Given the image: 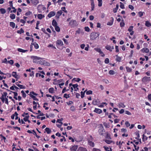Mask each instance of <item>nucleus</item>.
<instances>
[{
    "label": "nucleus",
    "mask_w": 151,
    "mask_h": 151,
    "mask_svg": "<svg viewBox=\"0 0 151 151\" xmlns=\"http://www.w3.org/2000/svg\"><path fill=\"white\" fill-rule=\"evenodd\" d=\"M99 35V33H91L90 35V39L91 40H96Z\"/></svg>",
    "instance_id": "obj_1"
},
{
    "label": "nucleus",
    "mask_w": 151,
    "mask_h": 151,
    "mask_svg": "<svg viewBox=\"0 0 151 151\" xmlns=\"http://www.w3.org/2000/svg\"><path fill=\"white\" fill-rule=\"evenodd\" d=\"M33 58V62L35 63H38V61H37V60H39L41 59V58L39 57H37L35 56H32Z\"/></svg>",
    "instance_id": "obj_2"
},
{
    "label": "nucleus",
    "mask_w": 151,
    "mask_h": 151,
    "mask_svg": "<svg viewBox=\"0 0 151 151\" xmlns=\"http://www.w3.org/2000/svg\"><path fill=\"white\" fill-rule=\"evenodd\" d=\"M77 23L75 20H72L69 23V24L71 26H74L77 24Z\"/></svg>",
    "instance_id": "obj_3"
},
{
    "label": "nucleus",
    "mask_w": 151,
    "mask_h": 151,
    "mask_svg": "<svg viewBox=\"0 0 151 151\" xmlns=\"http://www.w3.org/2000/svg\"><path fill=\"white\" fill-rule=\"evenodd\" d=\"M100 102L98 99L93 100L92 104L94 105H98L99 104Z\"/></svg>",
    "instance_id": "obj_4"
},
{
    "label": "nucleus",
    "mask_w": 151,
    "mask_h": 151,
    "mask_svg": "<svg viewBox=\"0 0 151 151\" xmlns=\"http://www.w3.org/2000/svg\"><path fill=\"white\" fill-rule=\"evenodd\" d=\"M150 77H145L142 79V81L143 82L150 81Z\"/></svg>",
    "instance_id": "obj_5"
},
{
    "label": "nucleus",
    "mask_w": 151,
    "mask_h": 151,
    "mask_svg": "<svg viewBox=\"0 0 151 151\" xmlns=\"http://www.w3.org/2000/svg\"><path fill=\"white\" fill-rule=\"evenodd\" d=\"M56 43L58 45L63 46V42L60 40H58L56 41Z\"/></svg>",
    "instance_id": "obj_6"
},
{
    "label": "nucleus",
    "mask_w": 151,
    "mask_h": 151,
    "mask_svg": "<svg viewBox=\"0 0 151 151\" xmlns=\"http://www.w3.org/2000/svg\"><path fill=\"white\" fill-rule=\"evenodd\" d=\"M55 12H54L52 11L49 13L47 16L48 17L50 18L55 15Z\"/></svg>",
    "instance_id": "obj_7"
},
{
    "label": "nucleus",
    "mask_w": 151,
    "mask_h": 151,
    "mask_svg": "<svg viewBox=\"0 0 151 151\" xmlns=\"http://www.w3.org/2000/svg\"><path fill=\"white\" fill-rule=\"evenodd\" d=\"M78 147L77 145H74L70 148V150L71 151H76Z\"/></svg>",
    "instance_id": "obj_8"
},
{
    "label": "nucleus",
    "mask_w": 151,
    "mask_h": 151,
    "mask_svg": "<svg viewBox=\"0 0 151 151\" xmlns=\"http://www.w3.org/2000/svg\"><path fill=\"white\" fill-rule=\"evenodd\" d=\"M94 111L99 114H100L102 112V111L101 109L97 108H95Z\"/></svg>",
    "instance_id": "obj_9"
},
{
    "label": "nucleus",
    "mask_w": 151,
    "mask_h": 151,
    "mask_svg": "<svg viewBox=\"0 0 151 151\" xmlns=\"http://www.w3.org/2000/svg\"><path fill=\"white\" fill-rule=\"evenodd\" d=\"M105 48L108 50H109L110 51H112V49H114V47L112 46L111 48L110 46L107 45L105 47Z\"/></svg>",
    "instance_id": "obj_10"
},
{
    "label": "nucleus",
    "mask_w": 151,
    "mask_h": 151,
    "mask_svg": "<svg viewBox=\"0 0 151 151\" xmlns=\"http://www.w3.org/2000/svg\"><path fill=\"white\" fill-rule=\"evenodd\" d=\"M30 1L34 5H36L39 3L38 0H30Z\"/></svg>",
    "instance_id": "obj_11"
},
{
    "label": "nucleus",
    "mask_w": 151,
    "mask_h": 151,
    "mask_svg": "<svg viewBox=\"0 0 151 151\" xmlns=\"http://www.w3.org/2000/svg\"><path fill=\"white\" fill-rule=\"evenodd\" d=\"M142 52H143L148 53L149 52V50L147 48H143L141 50Z\"/></svg>",
    "instance_id": "obj_12"
},
{
    "label": "nucleus",
    "mask_w": 151,
    "mask_h": 151,
    "mask_svg": "<svg viewBox=\"0 0 151 151\" xmlns=\"http://www.w3.org/2000/svg\"><path fill=\"white\" fill-rule=\"evenodd\" d=\"M12 76L13 77H14L16 78H18V75L17 74V72H13L12 73Z\"/></svg>",
    "instance_id": "obj_13"
},
{
    "label": "nucleus",
    "mask_w": 151,
    "mask_h": 151,
    "mask_svg": "<svg viewBox=\"0 0 151 151\" xmlns=\"http://www.w3.org/2000/svg\"><path fill=\"white\" fill-rule=\"evenodd\" d=\"M45 131L48 134H50L51 132V129L49 128L48 127H46L45 129Z\"/></svg>",
    "instance_id": "obj_14"
},
{
    "label": "nucleus",
    "mask_w": 151,
    "mask_h": 151,
    "mask_svg": "<svg viewBox=\"0 0 151 151\" xmlns=\"http://www.w3.org/2000/svg\"><path fill=\"white\" fill-rule=\"evenodd\" d=\"M77 151H87L86 149L84 148L79 147Z\"/></svg>",
    "instance_id": "obj_15"
},
{
    "label": "nucleus",
    "mask_w": 151,
    "mask_h": 151,
    "mask_svg": "<svg viewBox=\"0 0 151 151\" xmlns=\"http://www.w3.org/2000/svg\"><path fill=\"white\" fill-rule=\"evenodd\" d=\"M11 92L12 93H13L14 94V98L16 100H17V96L18 94L17 93L15 92H13L12 91H11Z\"/></svg>",
    "instance_id": "obj_16"
},
{
    "label": "nucleus",
    "mask_w": 151,
    "mask_h": 151,
    "mask_svg": "<svg viewBox=\"0 0 151 151\" xmlns=\"http://www.w3.org/2000/svg\"><path fill=\"white\" fill-rule=\"evenodd\" d=\"M18 51L19 52H25L28 51L27 50H24L21 48H18Z\"/></svg>",
    "instance_id": "obj_17"
},
{
    "label": "nucleus",
    "mask_w": 151,
    "mask_h": 151,
    "mask_svg": "<svg viewBox=\"0 0 151 151\" xmlns=\"http://www.w3.org/2000/svg\"><path fill=\"white\" fill-rule=\"evenodd\" d=\"M52 25L53 26L55 27L57 26V23L55 19H53L52 22Z\"/></svg>",
    "instance_id": "obj_18"
},
{
    "label": "nucleus",
    "mask_w": 151,
    "mask_h": 151,
    "mask_svg": "<svg viewBox=\"0 0 151 151\" xmlns=\"http://www.w3.org/2000/svg\"><path fill=\"white\" fill-rule=\"evenodd\" d=\"M45 62V60H44L43 59H42L39 61H38V63L41 65H43L44 63Z\"/></svg>",
    "instance_id": "obj_19"
},
{
    "label": "nucleus",
    "mask_w": 151,
    "mask_h": 151,
    "mask_svg": "<svg viewBox=\"0 0 151 151\" xmlns=\"http://www.w3.org/2000/svg\"><path fill=\"white\" fill-rule=\"evenodd\" d=\"M119 8V5L118 4H117L116 5V8L113 9V11L114 13H115L117 12V10H118Z\"/></svg>",
    "instance_id": "obj_20"
},
{
    "label": "nucleus",
    "mask_w": 151,
    "mask_h": 151,
    "mask_svg": "<svg viewBox=\"0 0 151 151\" xmlns=\"http://www.w3.org/2000/svg\"><path fill=\"white\" fill-rule=\"evenodd\" d=\"M0 11L2 14H4L6 12V10L4 8H1L0 9Z\"/></svg>",
    "instance_id": "obj_21"
},
{
    "label": "nucleus",
    "mask_w": 151,
    "mask_h": 151,
    "mask_svg": "<svg viewBox=\"0 0 151 151\" xmlns=\"http://www.w3.org/2000/svg\"><path fill=\"white\" fill-rule=\"evenodd\" d=\"M145 25L147 27L151 26V24L148 21H146Z\"/></svg>",
    "instance_id": "obj_22"
},
{
    "label": "nucleus",
    "mask_w": 151,
    "mask_h": 151,
    "mask_svg": "<svg viewBox=\"0 0 151 151\" xmlns=\"http://www.w3.org/2000/svg\"><path fill=\"white\" fill-rule=\"evenodd\" d=\"M32 44L34 45L35 48L36 49H37L39 48V45L38 44L36 43H32Z\"/></svg>",
    "instance_id": "obj_23"
},
{
    "label": "nucleus",
    "mask_w": 151,
    "mask_h": 151,
    "mask_svg": "<svg viewBox=\"0 0 151 151\" xmlns=\"http://www.w3.org/2000/svg\"><path fill=\"white\" fill-rule=\"evenodd\" d=\"M30 95V96L32 97V98L34 100H35V101H38V99L37 98H36L35 96H33V95H32V94H30L29 95Z\"/></svg>",
    "instance_id": "obj_24"
},
{
    "label": "nucleus",
    "mask_w": 151,
    "mask_h": 151,
    "mask_svg": "<svg viewBox=\"0 0 151 151\" xmlns=\"http://www.w3.org/2000/svg\"><path fill=\"white\" fill-rule=\"evenodd\" d=\"M105 141L106 143L109 144L112 142H113L114 143V142L112 141L109 140L107 139L105 140Z\"/></svg>",
    "instance_id": "obj_25"
},
{
    "label": "nucleus",
    "mask_w": 151,
    "mask_h": 151,
    "mask_svg": "<svg viewBox=\"0 0 151 151\" xmlns=\"http://www.w3.org/2000/svg\"><path fill=\"white\" fill-rule=\"evenodd\" d=\"M118 106L119 107H122V108H124L125 106L124 105V104L122 103H120L118 104Z\"/></svg>",
    "instance_id": "obj_26"
},
{
    "label": "nucleus",
    "mask_w": 151,
    "mask_h": 151,
    "mask_svg": "<svg viewBox=\"0 0 151 151\" xmlns=\"http://www.w3.org/2000/svg\"><path fill=\"white\" fill-rule=\"evenodd\" d=\"M91 11H93L94 10V2H91Z\"/></svg>",
    "instance_id": "obj_27"
},
{
    "label": "nucleus",
    "mask_w": 151,
    "mask_h": 151,
    "mask_svg": "<svg viewBox=\"0 0 151 151\" xmlns=\"http://www.w3.org/2000/svg\"><path fill=\"white\" fill-rule=\"evenodd\" d=\"M142 136V140L143 141H145L147 140V137L146 136H145L144 134H143Z\"/></svg>",
    "instance_id": "obj_28"
},
{
    "label": "nucleus",
    "mask_w": 151,
    "mask_h": 151,
    "mask_svg": "<svg viewBox=\"0 0 151 151\" xmlns=\"http://www.w3.org/2000/svg\"><path fill=\"white\" fill-rule=\"evenodd\" d=\"M87 90H86L84 92L81 91V97L82 98H83L84 96V94L86 92V91Z\"/></svg>",
    "instance_id": "obj_29"
},
{
    "label": "nucleus",
    "mask_w": 151,
    "mask_h": 151,
    "mask_svg": "<svg viewBox=\"0 0 151 151\" xmlns=\"http://www.w3.org/2000/svg\"><path fill=\"white\" fill-rule=\"evenodd\" d=\"M98 6L99 7L101 6L102 5V0H98Z\"/></svg>",
    "instance_id": "obj_30"
},
{
    "label": "nucleus",
    "mask_w": 151,
    "mask_h": 151,
    "mask_svg": "<svg viewBox=\"0 0 151 151\" xmlns=\"http://www.w3.org/2000/svg\"><path fill=\"white\" fill-rule=\"evenodd\" d=\"M24 32V30L22 29V28H21L20 31V30H17V32L18 33L21 34L22 33H23Z\"/></svg>",
    "instance_id": "obj_31"
},
{
    "label": "nucleus",
    "mask_w": 151,
    "mask_h": 151,
    "mask_svg": "<svg viewBox=\"0 0 151 151\" xmlns=\"http://www.w3.org/2000/svg\"><path fill=\"white\" fill-rule=\"evenodd\" d=\"M10 25L13 28H14L15 27V24L14 22H11L10 23Z\"/></svg>",
    "instance_id": "obj_32"
},
{
    "label": "nucleus",
    "mask_w": 151,
    "mask_h": 151,
    "mask_svg": "<svg viewBox=\"0 0 151 151\" xmlns=\"http://www.w3.org/2000/svg\"><path fill=\"white\" fill-rule=\"evenodd\" d=\"M49 92L51 93H53L54 92V89L53 88H50L49 90Z\"/></svg>",
    "instance_id": "obj_33"
},
{
    "label": "nucleus",
    "mask_w": 151,
    "mask_h": 151,
    "mask_svg": "<svg viewBox=\"0 0 151 151\" xmlns=\"http://www.w3.org/2000/svg\"><path fill=\"white\" fill-rule=\"evenodd\" d=\"M10 17L12 19H14L15 18V15L14 14H11L10 15Z\"/></svg>",
    "instance_id": "obj_34"
},
{
    "label": "nucleus",
    "mask_w": 151,
    "mask_h": 151,
    "mask_svg": "<svg viewBox=\"0 0 151 151\" xmlns=\"http://www.w3.org/2000/svg\"><path fill=\"white\" fill-rule=\"evenodd\" d=\"M133 26H130L128 29V30L129 31V32H131L132 31H133L132 30L133 29Z\"/></svg>",
    "instance_id": "obj_35"
},
{
    "label": "nucleus",
    "mask_w": 151,
    "mask_h": 151,
    "mask_svg": "<svg viewBox=\"0 0 151 151\" xmlns=\"http://www.w3.org/2000/svg\"><path fill=\"white\" fill-rule=\"evenodd\" d=\"M55 30L58 32H59L60 31V27L58 26L55 27Z\"/></svg>",
    "instance_id": "obj_36"
},
{
    "label": "nucleus",
    "mask_w": 151,
    "mask_h": 151,
    "mask_svg": "<svg viewBox=\"0 0 151 151\" xmlns=\"http://www.w3.org/2000/svg\"><path fill=\"white\" fill-rule=\"evenodd\" d=\"M37 17L38 19H41L43 18V15L41 14H39L37 15Z\"/></svg>",
    "instance_id": "obj_37"
},
{
    "label": "nucleus",
    "mask_w": 151,
    "mask_h": 151,
    "mask_svg": "<svg viewBox=\"0 0 151 151\" xmlns=\"http://www.w3.org/2000/svg\"><path fill=\"white\" fill-rule=\"evenodd\" d=\"M78 86V85L77 84H73V86L74 89L76 88L77 90H78V88L77 87Z\"/></svg>",
    "instance_id": "obj_38"
},
{
    "label": "nucleus",
    "mask_w": 151,
    "mask_h": 151,
    "mask_svg": "<svg viewBox=\"0 0 151 151\" xmlns=\"http://www.w3.org/2000/svg\"><path fill=\"white\" fill-rule=\"evenodd\" d=\"M116 60L118 62H120L121 60V58L120 57L118 56L117 55H116Z\"/></svg>",
    "instance_id": "obj_39"
},
{
    "label": "nucleus",
    "mask_w": 151,
    "mask_h": 151,
    "mask_svg": "<svg viewBox=\"0 0 151 151\" xmlns=\"http://www.w3.org/2000/svg\"><path fill=\"white\" fill-rule=\"evenodd\" d=\"M94 50L99 53L101 51V49L99 48H95Z\"/></svg>",
    "instance_id": "obj_40"
},
{
    "label": "nucleus",
    "mask_w": 151,
    "mask_h": 151,
    "mask_svg": "<svg viewBox=\"0 0 151 151\" xmlns=\"http://www.w3.org/2000/svg\"><path fill=\"white\" fill-rule=\"evenodd\" d=\"M21 93H22V96L24 98H25L26 96V94L23 91H22Z\"/></svg>",
    "instance_id": "obj_41"
},
{
    "label": "nucleus",
    "mask_w": 151,
    "mask_h": 151,
    "mask_svg": "<svg viewBox=\"0 0 151 151\" xmlns=\"http://www.w3.org/2000/svg\"><path fill=\"white\" fill-rule=\"evenodd\" d=\"M43 65L46 66H48L50 65V64L49 63L47 62L46 61H45V62H44V63Z\"/></svg>",
    "instance_id": "obj_42"
},
{
    "label": "nucleus",
    "mask_w": 151,
    "mask_h": 151,
    "mask_svg": "<svg viewBox=\"0 0 151 151\" xmlns=\"http://www.w3.org/2000/svg\"><path fill=\"white\" fill-rule=\"evenodd\" d=\"M86 94L87 95L92 94V91H91L89 90L86 92Z\"/></svg>",
    "instance_id": "obj_43"
},
{
    "label": "nucleus",
    "mask_w": 151,
    "mask_h": 151,
    "mask_svg": "<svg viewBox=\"0 0 151 151\" xmlns=\"http://www.w3.org/2000/svg\"><path fill=\"white\" fill-rule=\"evenodd\" d=\"M127 71L128 72H131L132 71V69L128 67H126Z\"/></svg>",
    "instance_id": "obj_44"
},
{
    "label": "nucleus",
    "mask_w": 151,
    "mask_h": 151,
    "mask_svg": "<svg viewBox=\"0 0 151 151\" xmlns=\"http://www.w3.org/2000/svg\"><path fill=\"white\" fill-rule=\"evenodd\" d=\"M120 7L122 9H124V4L122 2H120Z\"/></svg>",
    "instance_id": "obj_45"
},
{
    "label": "nucleus",
    "mask_w": 151,
    "mask_h": 151,
    "mask_svg": "<svg viewBox=\"0 0 151 151\" xmlns=\"http://www.w3.org/2000/svg\"><path fill=\"white\" fill-rule=\"evenodd\" d=\"M70 110L73 111H74L76 110V109H75V107L73 106H71V107H70Z\"/></svg>",
    "instance_id": "obj_46"
},
{
    "label": "nucleus",
    "mask_w": 151,
    "mask_h": 151,
    "mask_svg": "<svg viewBox=\"0 0 151 151\" xmlns=\"http://www.w3.org/2000/svg\"><path fill=\"white\" fill-rule=\"evenodd\" d=\"M73 80H75L77 82H79L81 80V79L80 78H74L73 79Z\"/></svg>",
    "instance_id": "obj_47"
},
{
    "label": "nucleus",
    "mask_w": 151,
    "mask_h": 151,
    "mask_svg": "<svg viewBox=\"0 0 151 151\" xmlns=\"http://www.w3.org/2000/svg\"><path fill=\"white\" fill-rule=\"evenodd\" d=\"M109 73L111 75H113L114 74V72L113 70H110L109 72Z\"/></svg>",
    "instance_id": "obj_48"
},
{
    "label": "nucleus",
    "mask_w": 151,
    "mask_h": 151,
    "mask_svg": "<svg viewBox=\"0 0 151 151\" xmlns=\"http://www.w3.org/2000/svg\"><path fill=\"white\" fill-rule=\"evenodd\" d=\"M104 104H105V105H106L107 104L104 102L102 103L99 106L100 107H103L104 106Z\"/></svg>",
    "instance_id": "obj_49"
},
{
    "label": "nucleus",
    "mask_w": 151,
    "mask_h": 151,
    "mask_svg": "<svg viewBox=\"0 0 151 151\" xmlns=\"http://www.w3.org/2000/svg\"><path fill=\"white\" fill-rule=\"evenodd\" d=\"M69 94H67L66 93H65L64 95V97L66 99H67L68 98H69L70 97L69 96Z\"/></svg>",
    "instance_id": "obj_50"
},
{
    "label": "nucleus",
    "mask_w": 151,
    "mask_h": 151,
    "mask_svg": "<svg viewBox=\"0 0 151 151\" xmlns=\"http://www.w3.org/2000/svg\"><path fill=\"white\" fill-rule=\"evenodd\" d=\"M18 86L20 88H21V89H25V87L24 86L22 85L19 84V85H18Z\"/></svg>",
    "instance_id": "obj_51"
},
{
    "label": "nucleus",
    "mask_w": 151,
    "mask_h": 151,
    "mask_svg": "<svg viewBox=\"0 0 151 151\" xmlns=\"http://www.w3.org/2000/svg\"><path fill=\"white\" fill-rule=\"evenodd\" d=\"M125 124L126 125L127 127H128L130 126V123L128 121H126L125 122Z\"/></svg>",
    "instance_id": "obj_52"
},
{
    "label": "nucleus",
    "mask_w": 151,
    "mask_h": 151,
    "mask_svg": "<svg viewBox=\"0 0 151 151\" xmlns=\"http://www.w3.org/2000/svg\"><path fill=\"white\" fill-rule=\"evenodd\" d=\"M8 63L10 64L11 65H12L14 63V61L13 60H11L8 61Z\"/></svg>",
    "instance_id": "obj_53"
},
{
    "label": "nucleus",
    "mask_w": 151,
    "mask_h": 151,
    "mask_svg": "<svg viewBox=\"0 0 151 151\" xmlns=\"http://www.w3.org/2000/svg\"><path fill=\"white\" fill-rule=\"evenodd\" d=\"M104 62L106 63V64L108 63L109 62V58H106L105 59Z\"/></svg>",
    "instance_id": "obj_54"
},
{
    "label": "nucleus",
    "mask_w": 151,
    "mask_h": 151,
    "mask_svg": "<svg viewBox=\"0 0 151 151\" xmlns=\"http://www.w3.org/2000/svg\"><path fill=\"white\" fill-rule=\"evenodd\" d=\"M113 24V21H110L109 22H108L107 23V25H108L111 26Z\"/></svg>",
    "instance_id": "obj_55"
},
{
    "label": "nucleus",
    "mask_w": 151,
    "mask_h": 151,
    "mask_svg": "<svg viewBox=\"0 0 151 151\" xmlns=\"http://www.w3.org/2000/svg\"><path fill=\"white\" fill-rule=\"evenodd\" d=\"M85 30L86 31L89 32L90 31V29L88 27H86L84 28Z\"/></svg>",
    "instance_id": "obj_56"
},
{
    "label": "nucleus",
    "mask_w": 151,
    "mask_h": 151,
    "mask_svg": "<svg viewBox=\"0 0 151 151\" xmlns=\"http://www.w3.org/2000/svg\"><path fill=\"white\" fill-rule=\"evenodd\" d=\"M62 13V10H60L57 13V14L59 15L60 16Z\"/></svg>",
    "instance_id": "obj_57"
},
{
    "label": "nucleus",
    "mask_w": 151,
    "mask_h": 151,
    "mask_svg": "<svg viewBox=\"0 0 151 151\" xmlns=\"http://www.w3.org/2000/svg\"><path fill=\"white\" fill-rule=\"evenodd\" d=\"M89 145L92 147H93L94 146V143L92 142H89Z\"/></svg>",
    "instance_id": "obj_58"
},
{
    "label": "nucleus",
    "mask_w": 151,
    "mask_h": 151,
    "mask_svg": "<svg viewBox=\"0 0 151 151\" xmlns=\"http://www.w3.org/2000/svg\"><path fill=\"white\" fill-rule=\"evenodd\" d=\"M106 138L108 139H111L110 135L109 134H107Z\"/></svg>",
    "instance_id": "obj_59"
},
{
    "label": "nucleus",
    "mask_w": 151,
    "mask_h": 151,
    "mask_svg": "<svg viewBox=\"0 0 151 151\" xmlns=\"http://www.w3.org/2000/svg\"><path fill=\"white\" fill-rule=\"evenodd\" d=\"M135 148V149L136 151H138L139 148V147H137V146L134 145V144H133Z\"/></svg>",
    "instance_id": "obj_60"
},
{
    "label": "nucleus",
    "mask_w": 151,
    "mask_h": 151,
    "mask_svg": "<svg viewBox=\"0 0 151 151\" xmlns=\"http://www.w3.org/2000/svg\"><path fill=\"white\" fill-rule=\"evenodd\" d=\"M32 14V12L30 11H29L26 13L25 15L26 16H28Z\"/></svg>",
    "instance_id": "obj_61"
},
{
    "label": "nucleus",
    "mask_w": 151,
    "mask_h": 151,
    "mask_svg": "<svg viewBox=\"0 0 151 151\" xmlns=\"http://www.w3.org/2000/svg\"><path fill=\"white\" fill-rule=\"evenodd\" d=\"M139 14L140 17H142L143 14V12H139Z\"/></svg>",
    "instance_id": "obj_62"
},
{
    "label": "nucleus",
    "mask_w": 151,
    "mask_h": 151,
    "mask_svg": "<svg viewBox=\"0 0 151 151\" xmlns=\"http://www.w3.org/2000/svg\"><path fill=\"white\" fill-rule=\"evenodd\" d=\"M92 151H101L99 149L96 148H93Z\"/></svg>",
    "instance_id": "obj_63"
},
{
    "label": "nucleus",
    "mask_w": 151,
    "mask_h": 151,
    "mask_svg": "<svg viewBox=\"0 0 151 151\" xmlns=\"http://www.w3.org/2000/svg\"><path fill=\"white\" fill-rule=\"evenodd\" d=\"M148 99L149 100L151 101V94H149L148 96Z\"/></svg>",
    "instance_id": "obj_64"
}]
</instances>
